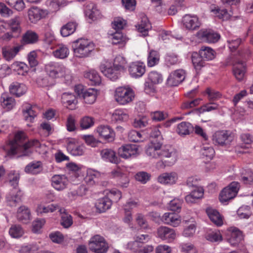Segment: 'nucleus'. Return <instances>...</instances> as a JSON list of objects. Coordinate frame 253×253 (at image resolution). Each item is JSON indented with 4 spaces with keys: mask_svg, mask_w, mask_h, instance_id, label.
Listing matches in <instances>:
<instances>
[{
    "mask_svg": "<svg viewBox=\"0 0 253 253\" xmlns=\"http://www.w3.org/2000/svg\"><path fill=\"white\" fill-rule=\"evenodd\" d=\"M162 143H155L154 140L148 146L146 152L148 156L161 160L156 163L158 169H164L167 166L173 165L177 160V155L176 151L172 148H162Z\"/></svg>",
    "mask_w": 253,
    "mask_h": 253,
    "instance_id": "f257e3e1",
    "label": "nucleus"
},
{
    "mask_svg": "<svg viewBox=\"0 0 253 253\" xmlns=\"http://www.w3.org/2000/svg\"><path fill=\"white\" fill-rule=\"evenodd\" d=\"M26 134L22 131L17 132L13 140L8 141L4 149L8 156H12L17 153L18 150L21 149L23 150V155H29L28 149L31 147L40 148L41 143L37 139H32L25 142L27 140Z\"/></svg>",
    "mask_w": 253,
    "mask_h": 253,
    "instance_id": "f03ea898",
    "label": "nucleus"
},
{
    "mask_svg": "<svg viewBox=\"0 0 253 253\" xmlns=\"http://www.w3.org/2000/svg\"><path fill=\"white\" fill-rule=\"evenodd\" d=\"M240 58L231 54L227 58L225 62L226 66L232 65V71L236 79L239 81H242L245 76L247 71L246 62L241 60V58H244L245 56L243 53L239 52Z\"/></svg>",
    "mask_w": 253,
    "mask_h": 253,
    "instance_id": "7ed1b4c3",
    "label": "nucleus"
},
{
    "mask_svg": "<svg viewBox=\"0 0 253 253\" xmlns=\"http://www.w3.org/2000/svg\"><path fill=\"white\" fill-rule=\"evenodd\" d=\"M72 47L75 57L83 58L91 54L94 50V44L88 39L80 38L73 42Z\"/></svg>",
    "mask_w": 253,
    "mask_h": 253,
    "instance_id": "20e7f679",
    "label": "nucleus"
},
{
    "mask_svg": "<svg viewBox=\"0 0 253 253\" xmlns=\"http://www.w3.org/2000/svg\"><path fill=\"white\" fill-rule=\"evenodd\" d=\"M47 74L52 78L65 77L69 70L63 64L58 62H50L45 66Z\"/></svg>",
    "mask_w": 253,
    "mask_h": 253,
    "instance_id": "39448f33",
    "label": "nucleus"
},
{
    "mask_svg": "<svg viewBox=\"0 0 253 253\" xmlns=\"http://www.w3.org/2000/svg\"><path fill=\"white\" fill-rule=\"evenodd\" d=\"M234 139V135L229 130H218L214 132L212 135L213 144L222 147L229 146Z\"/></svg>",
    "mask_w": 253,
    "mask_h": 253,
    "instance_id": "423d86ee",
    "label": "nucleus"
},
{
    "mask_svg": "<svg viewBox=\"0 0 253 253\" xmlns=\"http://www.w3.org/2000/svg\"><path fill=\"white\" fill-rule=\"evenodd\" d=\"M75 91L79 98L83 99L84 102L87 104H92L95 101L97 96V90L94 88L85 89L82 85H77Z\"/></svg>",
    "mask_w": 253,
    "mask_h": 253,
    "instance_id": "0eeeda50",
    "label": "nucleus"
},
{
    "mask_svg": "<svg viewBox=\"0 0 253 253\" xmlns=\"http://www.w3.org/2000/svg\"><path fill=\"white\" fill-rule=\"evenodd\" d=\"M114 97L118 103L125 105L132 101L134 93L130 88L119 87L116 88Z\"/></svg>",
    "mask_w": 253,
    "mask_h": 253,
    "instance_id": "6e6552de",
    "label": "nucleus"
},
{
    "mask_svg": "<svg viewBox=\"0 0 253 253\" xmlns=\"http://www.w3.org/2000/svg\"><path fill=\"white\" fill-rule=\"evenodd\" d=\"M88 246L90 250L95 253H106L108 249V244L104 238L98 235L91 238Z\"/></svg>",
    "mask_w": 253,
    "mask_h": 253,
    "instance_id": "1a4fd4ad",
    "label": "nucleus"
},
{
    "mask_svg": "<svg viewBox=\"0 0 253 253\" xmlns=\"http://www.w3.org/2000/svg\"><path fill=\"white\" fill-rule=\"evenodd\" d=\"M67 151L73 156H82L84 154L85 147L81 144L77 139L68 138L66 140Z\"/></svg>",
    "mask_w": 253,
    "mask_h": 253,
    "instance_id": "9d476101",
    "label": "nucleus"
},
{
    "mask_svg": "<svg viewBox=\"0 0 253 253\" xmlns=\"http://www.w3.org/2000/svg\"><path fill=\"white\" fill-rule=\"evenodd\" d=\"M128 71L131 77L137 79L141 77L145 74L146 66L142 62H133L128 66Z\"/></svg>",
    "mask_w": 253,
    "mask_h": 253,
    "instance_id": "9b49d317",
    "label": "nucleus"
},
{
    "mask_svg": "<svg viewBox=\"0 0 253 253\" xmlns=\"http://www.w3.org/2000/svg\"><path fill=\"white\" fill-rule=\"evenodd\" d=\"M186 72L183 69H177L171 72L168 79V84L170 86H177L185 79Z\"/></svg>",
    "mask_w": 253,
    "mask_h": 253,
    "instance_id": "f8f14e48",
    "label": "nucleus"
},
{
    "mask_svg": "<svg viewBox=\"0 0 253 253\" xmlns=\"http://www.w3.org/2000/svg\"><path fill=\"white\" fill-rule=\"evenodd\" d=\"M138 147L135 144H126L118 149L119 156L124 159H128L138 154Z\"/></svg>",
    "mask_w": 253,
    "mask_h": 253,
    "instance_id": "ddd939ff",
    "label": "nucleus"
},
{
    "mask_svg": "<svg viewBox=\"0 0 253 253\" xmlns=\"http://www.w3.org/2000/svg\"><path fill=\"white\" fill-rule=\"evenodd\" d=\"M198 37L203 42L215 43L220 39V35L211 30H201L198 33Z\"/></svg>",
    "mask_w": 253,
    "mask_h": 253,
    "instance_id": "4468645a",
    "label": "nucleus"
},
{
    "mask_svg": "<svg viewBox=\"0 0 253 253\" xmlns=\"http://www.w3.org/2000/svg\"><path fill=\"white\" fill-rule=\"evenodd\" d=\"M61 102L64 107L70 110H74L76 108L78 100L74 93L67 92L62 94Z\"/></svg>",
    "mask_w": 253,
    "mask_h": 253,
    "instance_id": "2eb2a0df",
    "label": "nucleus"
},
{
    "mask_svg": "<svg viewBox=\"0 0 253 253\" xmlns=\"http://www.w3.org/2000/svg\"><path fill=\"white\" fill-rule=\"evenodd\" d=\"M182 21L184 26L188 30H195L201 25L198 17L195 15L186 14L183 17Z\"/></svg>",
    "mask_w": 253,
    "mask_h": 253,
    "instance_id": "dca6fc26",
    "label": "nucleus"
},
{
    "mask_svg": "<svg viewBox=\"0 0 253 253\" xmlns=\"http://www.w3.org/2000/svg\"><path fill=\"white\" fill-rule=\"evenodd\" d=\"M162 221L173 227L178 226L181 222L180 216L175 212H166L161 218Z\"/></svg>",
    "mask_w": 253,
    "mask_h": 253,
    "instance_id": "f3484780",
    "label": "nucleus"
},
{
    "mask_svg": "<svg viewBox=\"0 0 253 253\" xmlns=\"http://www.w3.org/2000/svg\"><path fill=\"white\" fill-rule=\"evenodd\" d=\"M68 184V179L65 175L56 174L51 178L52 187L58 191H61L66 188Z\"/></svg>",
    "mask_w": 253,
    "mask_h": 253,
    "instance_id": "a211bd4d",
    "label": "nucleus"
},
{
    "mask_svg": "<svg viewBox=\"0 0 253 253\" xmlns=\"http://www.w3.org/2000/svg\"><path fill=\"white\" fill-rule=\"evenodd\" d=\"M158 237L168 242L173 241L176 236L174 230L166 226H161L157 230Z\"/></svg>",
    "mask_w": 253,
    "mask_h": 253,
    "instance_id": "6ab92c4d",
    "label": "nucleus"
},
{
    "mask_svg": "<svg viewBox=\"0 0 253 253\" xmlns=\"http://www.w3.org/2000/svg\"><path fill=\"white\" fill-rule=\"evenodd\" d=\"M97 132L100 137L108 141H112L115 139V132L108 126L101 125L99 126L97 128Z\"/></svg>",
    "mask_w": 253,
    "mask_h": 253,
    "instance_id": "aec40b11",
    "label": "nucleus"
},
{
    "mask_svg": "<svg viewBox=\"0 0 253 253\" xmlns=\"http://www.w3.org/2000/svg\"><path fill=\"white\" fill-rule=\"evenodd\" d=\"M178 175L175 172H165L158 177V181L164 185H172L176 183Z\"/></svg>",
    "mask_w": 253,
    "mask_h": 253,
    "instance_id": "412c9836",
    "label": "nucleus"
},
{
    "mask_svg": "<svg viewBox=\"0 0 253 253\" xmlns=\"http://www.w3.org/2000/svg\"><path fill=\"white\" fill-rule=\"evenodd\" d=\"M22 48V45L13 47L4 46L2 48V55L6 60L10 61L16 56Z\"/></svg>",
    "mask_w": 253,
    "mask_h": 253,
    "instance_id": "4be33fe9",
    "label": "nucleus"
},
{
    "mask_svg": "<svg viewBox=\"0 0 253 253\" xmlns=\"http://www.w3.org/2000/svg\"><path fill=\"white\" fill-rule=\"evenodd\" d=\"M229 231L230 235L227 239L228 242L231 246H236L243 239L242 232L236 227H231Z\"/></svg>",
    "mask_w": 253,
    "mask_h": 253,
    "instance_id": "5701e85b",
    "label": "nucleus"
},
{
    "mask_svg": "<svg viewBox=\"0 0 253 253\" xmlns=\"http://www.w3.org/2000/svg\"><path fill=\"white\" fill-rule=\"evenodd\" d=\"M84 13L86 17L92 21H95L100 17V12L97 9L96 5L89 2L85 6Z\"/></svg>",
    "mask_w": 253,
    "mask_h": 253,
    "instance_id": "b1692460",
    "label": "nucleus"
},
{
    "mask_svg": "<svg viewBox=\"0 0 253 253\" xmlns=\"http://www.w3.org/2000/svg\"><path fill=\"white\" fill-rule=\"evenodd\" d=\"M206 213L211 221L217 226L223 224L222 217L217 210L209 208L206 210Z\"/></svg>",
    "mask_w": 253,
    "mask_h": 253,
    "instance_id": "393cba45",
    "label": "nucleus"
},
{
    "mask_svg": "<svg viewBox=\"0 0 253 253\" xmlns=\"http://www.w3.org/2000/svg\"><path fill=\"white\" fill-rule=\"evenodd\" d=\"M101 72L108 78L112 81H116L118 79L120 71L115 67H107L104 65H101L100 67Z\"/></svg>",
    "mask_w": 253,
    "mask_h": 253,
    "instance_id": "a878e982",
    "label": "nucleus"
},
{
    "mask_svg": "<svg viewBox=\"0 0 253 253\" xmlns=\"http://www.w3.org/2000/svg\"><path fill=\"white\" fill-rule=\"evenodd\" d=\"M28 13L29 20L33 23H37L44 17L45 14V12L43 10L37 7H31Z\"/></svg>",
    "mask_w": 253,
    "mask_h": 253,
    "instance_id": "bb28decb",
    "label": "nucleus"
},
{
    "mask_svg": "<svg viewBox=\"0 0 253 253\" xmlns=\"http://www.w3.org/2000/svg\"><path fill=\"white\" fill-rule=\"evenodd\" d=\"M0 101L2 107L6 111L12 110L16 104L14 98L6 93L1 94Z\"/></svg>",
    "mask_w": 253,
    "mask_h": 253,
    "instance_id": "cd10ccee",
    "label": "nucleus"
},
{
    "mask_svg": "<svg viewBox=\"0 0 253 253\" xmlns=\"http://www.w3.org/2000/svg\"><path fill=\"white\" fill-rule=\"evenodd\" d=\"M69 53V49L66 45L59 44L55 46L52 54L56 58L64 59L68 57Z\"/></svg>",
    "mask_w": 253,
    "mask_h": 253,
    "instance_id": "c85d7f7f",
    "label": "nucleus"
},
{
    "mask_svg": "<svg viewBox=\"0 0 253 253\" xmlns=\"http://www.w3.org/2000/svg\"><path fill=\"white\" fill-rule=\"evenodd\" d=\"M42 164L41 161H33L30 163L25 168V171L27 173L37 174L42 170Z\"/></svg>",
    "mask_w": 253,
    "mask_h": 253,
    "instance_id": "c756f323",
    "label": "nucleus"
},
{
    "mask_svg": "<svg viewBox=\"0 0 253 253\" xmlns=\"http://www.w3.org/2000/svg\"><path fill=\"white\" fill-rule=\"evenodd\" d=\"M9 88L10 93L17 97H20L23 95L27 90V87L24 84L17 82L11 84Z\"/></svg>",
    "mask_w": 253,
    "mask_h": 253,
    "instance_id": "7c9ffc66",
    "label": "nucleus"
},
{
    "mask_svg": "<svg viewBox=\"0 0 253 253\" xmlns=\"http://www.w3.org/2000/svg\"><path fill=\"white\" fill-rule=\"evenodd\" d=\"M160 53L155 50L151 49L149 51L147 58V65L148 67H153L157 65L160 62Z\"/></svg>",
    "mask_w": 253,
    "mask_h": 253,
    "instance_id": "2f4dec72",
    "label": "nucleus"
},
{
    "mask_svg": "<svg viewBox=\"0 0 253 253\" xmlns=\"http://www.w3.org/2000/svg\"><path fill=\"white\" fill-rule=\"evenodd\" d=\"M112 204V200L109 197H105L98 200L95 204V207L100 212H103L109 209Z\"/></svg>",
    "mask_w": 253,
    "mask_h": 253,
    "instance_id": "473e14b6",
    "label": "nucleus"
},
{
    "mask_svg": "<svg viewBox=\"0 0 253 253\" xmlns=\"http://www.w3.org/2000/svg\"><path fill=\"white\" fill-rule=\"evenodd\" d=\"M138 203L135 201H131L127 203L124 207L125 217L123 221L126 223H130L132 219L131 210L137 207Z\"/></svg>",
    "mask_w": 253,
    "mask_h": 253,
    "instance_id": "72a5a7b5",
    "label": "nucleus"
},
{
    "mask_svg": "<svg viewBox=\"0 0 253 253\" xmlns=\"http://www.w3.org/2000/svg\"><path fill=\"white\" fill-rule=\"evenodd\" d=\"M21 19L19 16H15L11 18L7 22V24L12 33L16 35H19L21 31L20 26Z\"/></svg>",
    "mask_w": 253,
    "mask_h": 253,
    "instance_id": "f704fd0d",
    "label": "nucleus"
},
{
    "mask_svg": "<svg viewBox=\"0 0 253 253\" xmlns=\"http://www.w3.org/2000/svg\"><path fill=\"white\" fill-rule=\"evenodd\" d=\"M100 154L103 159L111 163L117 164L119 162V160L116 153L111 149H103L101 151Z\"/></svg>",
    "mask_w": 253,
    "mask_h": 253,
    "instance_id": "c9c22d12",
    "label": "nucleus"
},
{
    "mask_svg": "<svg viewBox=\"0 0 253 253\" xmlns=\"http://www.w3.org/2000/svg\"><path fill=\"white\" fill-rule=\"evenodd\" d=\"M77 24L76 22H69L63 25L60 29V34L63 37H67L73 34L76 31Z\"/></svg>",
    "mask_w": 253,
    "mask_h": 253,
    "instance_id": "e433bc0d",
    "label": "nucleus"
},
{
    "mask_svg": "<svg viewBox=\"0 0 253 253\" xmlns=\"http://www.w3.org/2000/svg\"><path fill=\"white\" fill-rule=\"evenodd\" d=\"M84 77L89 81V84L91 85H98L101 83V78L98 73L95 70H92L84 74Z\"/></svg>",
    "mask_w": 253,
    "mask_h": 253,
    "instance_id": "4c0bfd02",
    "label": "nucleus"
},
{
    "mask_svg": "<svg viewBox=\"0 0 253 253\" xmlns=\"http://www.w3.org/2000/svg\"><path fill=\"white\" fill-rule=\"evenodd\" d=\"M199 54L205 61H210L215 57V52L211 48L203 46L199 50Z\"/></svg>",
    "mask_w": 253,
    "mask_h": 253,
    "instance_id": "58836bf2",
    "label": "nucleus"
},
{
    "mask_svg": "<svg viewBox=\"0 0 253 253\" xmlns=\"http://www.w3.org/2000/svg\"><path fill=\"white\" fill-rule=\"evenodd\" d=\"M31 213L30 210L25 206L20 207L17 213V219L23 223H27L30 219Z\"/></svg>",
    "mask_w": 253,
    "mask_h": 253,
    "instance_id": "ea45409f",
    "label": "nucleus"
},
{
    "mask_svg": "<svg viewBox=\"0 0 253 253\" xmlns=\"http://www.w3.org/2000/svg\"><path fill=\"white\" fill-rule=\"evenodd\" d=\"M39 39L38 34L32 31H27L23 36L22 42L26 44H33L37 42Z\"/></svg>",
    "mask_w": 253,
    "mask_h": 253,
    "instance_id": "a19ab883",
    "label": "nucleus"
},
{
    "mask_svg": "<svg viewBox=\"0 0 253 253\" xmlns=\"http://www.w3.org/2000/svg\"><path fill=\"white\" fill-rule=\"evenodd\" d=\"M193 130L192 125L188 122H182L177 126L176 132L180 135L189 134Z\"/></svg>",
    "mask_w": 253,
    "mask_h": 253,
    "instance_id": "79ce46f5",
    "label": "nucleus"
},
{
    "mask_svg": "<svg viewBox=\"0 0 253 253\" xmlns=\"http://www.w3.org/2000/svg\"><path fill=\"white\" fill-rule=\"evenodd\" d=\"M113 67L120 72L125 71L127 67V62L126 58L121 55L117 56L114 60Z\"/></svg>",
    "mask_w": 253,
    "mask_h": 253,
    "instance_id": "37998d69",
    "label": "nucleus"
},
{
    "mask_svg": "<svg viewBox=\"0 0 253 253\" xmlns=\"http://www.w3.org/2000/svg\"><path fill=\"white\" fill-rule=\"evenodd\" d=\"M19 179L20 174L17 171L11 170L8 174L7 180L9 184L15 190H16V188L18 186Z\"/></svg>",
    "mask_w": 253,
    "mask_h": 253,
    "instance_id": "c03bdc74",
    "label": "nucleus"
},
{
    "mask_svg": "<svg viewBox=\"0 0 253 253\" xmlns=\"http://www.w3.org/2000/svg\"><path fill=\"white\" fill-rule=\"evenodd\" d=\"M160 128H162L160 126H153L150 128V136L152 139H152L151 141L154 140L156 143L157 142L162 143L163 137Z\"/></svg>",
    "mask_w": 253,
    "mask_h": 253,
    "instance_id": "a18cd8bd",
    "label": "nucleus"
},
{
    "mask_svg": "<svg viewBox=\"0 0 253 253\" xmlns=\"http://www.w3.org/2000/svg\"><path fill=\"white\" fill-rule=\"evenodd\" d=\"M9 234L13 238L18 239L21 237L24 234V229L20 225H12L9 229Z\"/></svg>",
    "mask_w": 253,
    "mask_h": 253,
    "instance_id": "49530a36",
    "label": "nucleus"
},
{
    "mask_svg": "<svg viewBox=\"0 0 253 253\" xmlns=\"http://www.w3.org/2000/svg\"><path fill=\"white\" fill-rule=\"evenodd\" d=\"M200 55L193 53L192 55V61L194 68L197 71H200L202 68L206 65V62Z\"/></svg>",
    "mask_w": 253,
    "mask_h": 253,
    "instance_id": "de8ad7c7",
    "label": "nucleus"
},
{
    "mask_svg": "<svg viewBox=\"0 0 253 253\" xmlns=\"http://www.w3.org/2000/svg\"><path fill=\"white\" fill-rule=\"evenodd\" d=\"M113 119L117 122H126L129 119V116L126 111L116 109L113 114Z\"/></svg>",
    "mask_w": 253,
    "mask_h": 253,
    "instance_id": "09e8293b",
    "label": "nucleus"
},
{
    "mask_svg": "<svg viewBox=\"0 0 253 253\" xmlns=\"http://www.w3.org/2000/svg\"><path fill=\"white\" fill-rule=\"evenodd\" d=\"M59 206L53 204H50L47 206L43 205H40L37 208V212L38 214L42 213H47L49 212H53L59 209Z\"/></svg>",
    "mask_w": 253,
    "mask_h": 253,
    "instance_id": "8fccbe9b",
    "label": "nucleus"
},
{
    "mask_svg": "<svg viewBox=\"0 0 253 253\" xmlns=\"http://www.w3.org/2000/svg\"><path fill=\"white\" fill-rule=\"evenodd\" d=\"M147 136L142 134L140 132L135 130L130 131L128 134V138L130 141L134 142H139L143 141Z\"/></svg>",
    "mask_w": 253,
    "mask_h": 253,
    "instance_id": "3c124183",
    "label": "nucleus"
},
{
    "mask_svg": "<svg viewBox=\"0 0 253 253\" xmlns=\"http://www.w3.org/2000/svg\"><path fill=\"white\" fill-rule=\"evenodd\" d=\"M150 28L151 25L148 18L144 17L142 18L140 23L138 24L137 30L143 36H146L148 35V30Z\"/></svg>",
    "mask_w": 253,
    "mask_h": 253,
    "instance_id": "603ef678",
    "label": "nucleus"
},
{
    "mask_svg": "<svg viewBox=\"0 0 253 253\" xmlns=\"http://www.w3.org/2000/svg\"><path fill=\"white\" fill-rule=\"evenodd\" d=\"M219 105L215 102H209L207 103L197 109L200 114L204 113L206 112H211L218 109Z\"/></svg>",
    "mask_w": 253,
    "mask_h": 253,
    "instance_id": "864d4df0",
    "label": "nucleus"
},
{
    "mask_svg": "<svg viewBox=\"0 0 253 253\" xmlns=\"http://www.w3.org/2000/svg\"><path fill=\"white\" fill-rule=\"evenodd\" d=\"M236 195L234 192H232L230 188H224L220 192L219 200L221 202H226L234 198Z\"/></svg>",
    "mask_w": 253,
    "mask_h": 253,
    "instance_id": "5fc2aeb1",
    "label": "nucleus"
},
{
    "mask_svg": "<svg viewBox=\"0 0 253 253\" xmlns=\"http://www.w3.org/2000/svg\"><path fill=\"white\" fill-rule=\"evenodd\" d=\"M99 175V173L98 171L89 169L87 171L84 181L88 185H93L95 183V179Z\"/></svg>",
    "mask_w": 253,
    "mask_h": 253,
    "instance_id": "6e6d98bb",
    "label": "nucleus"
},
{
    "mask_svg": "<svg viewBox=\"0 0 253 253\" xmlns=\"http://www.w3.org/2000/svg\"><path fill=\"white\" fill-rule=\"evenodd\" d=\"M22 195L21 191L17 190L15 195L7 196L6 200L10 206H16L17 203L21 201Z\"/></svg>",
    "mask_w": 253,
    "mask_h": 253,
    "instance_id": "4d7b16f0",
    "label": "nucleus"
},
{
    "mask_svg": "<svg viewBox=\"0 0 253 253\" xmlns=\"http://www.w3.org/2000/svg\"><path fill=\"white\" fill-rule=\"evenodd\" d=\"M165 62L168 67L176 65L179 63L177 55L173 53H169L165 57Z\"/></svg>",
    "mask_w": 253,
    "mask_h": 253,
    "instance_id": "13d9d810",
    "label": "nucleus"
},
{
    "mask_svg": "<svg viewBox=\"0 0 253 253\" xmlns=\"http://www.w3.org/2000/svg\"><path fill=\"white\" fill-rule=\"evenodd\" d=\"M11 67L13 70L17 72L18 75H25L28 72V67L23 62H15L11 65Z\"/></svg>",
    "mask_w": 253,
    "mask_h": 253,
    "instance_id": "bf43d9fd",
    "label": "nucleus"
},
{
    "mask_svg": "<svg viewBox=\"0 0 253 253\" xmlns=\"http://www.w3.org/2000/svg\"><path fill=\"white\" fill-rule=\"evenodd\" d=\"M112 43L113 44H123L126 42V37L124 36L120 31H116L115 33L112 34Z\"/></svg>",
    "mask_w": 253,
    "mask_h": 253,
    "instance_id": "052dcab7",
    "label": "nucleus"
},
{
    "mask_svg": "<svg viewBox=\"0 0 253 253\" xmlns=\"http://www.w3.org/2000/svg\"><path fill=\"white\" fill-rule=\"evenodd\" d=\"M5 1L8 5L17 11H22L25 8L23 0H5Z\"/></svg>",
    "mask_w": 253,
    "mask_h": 253,
    "instance_id": "680f3d73",
    "label": "nucleus"
},
{
    "mask_svg": "<svg viewBox=\"0 0 253 253\" xmlns=\"http://www.w3.org/2000/svg\"><path fill=\"white\" fill-rule=\"evenodd\" d=\"M206 93L208 95V99L209 102H213L221 98V94L219 91H215L210 88H207Z\"/></svg>",
    "mask_w": 253,
    "mask_h": 253,
    "instance_id": "e2e57ef3",
    "label": "nucleus"
},
{
    "mask_svg": "<svg viewBox=\"0 0 253 253\" xmlns=\"http://www.w3.org/2000/svg\"><path fill=\"white\" fill-rule=\"evenodd\" d=\"M148 80L153 84H159L162 83V75L156 71H152L148 75Z\"/></svg>",
    "mask_w": 253,
    "mask_h": 253,
    "instance_id": "0e129e2a",
    "label": "nucleus"
},
{
    "mask_svg": "<svg viewBox=\"0 0 253 253\" xmlns=\"http://www.w3.org/2000/svg\"><path fill=\"white\" fill-rule=\"evenodd\" d=\"M201 153L203 158H206L207 160H211L214 156L215 151L211 146H204L201 150Z\"/></svg>",
    "mask_w": 253,
    "mask_h": 253,
    "instance_id": "69168bd1",
    "label": "nucleus"
},
{
    "mask_svg": "<svg viewBox=\"0 0 253 253\" xmlns=\"http://www.w3.org/2000/svg\"><path fill=\"white\" fill-rule=\"evenodd\" d=\"M126 25V21L120 17L115 18L112 22V28L117 31L122 30Z\"/></svg>",
    "mask_w": 253,
    "mask_h": 253,
    "instance_id": "338daca9",
    "label": "nucleus"
},
{
    "mask_svg": "<svg viewBox=\"0 0 253 253\" xmlns=\"http://www.w3.org/2000/svg\"><path fill=\"white\" fill-rule=\"evenodd\" d=\"M94 124L93 118L89 116H85L80 121V126L82 129L90 128L93 126Z\"/></svg>",
    "mask_w": 253,
    "mask_h": 253,
    "instance_id": "774afa93",
    "label": "nucleus"
}]
</instances>
